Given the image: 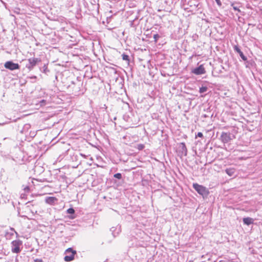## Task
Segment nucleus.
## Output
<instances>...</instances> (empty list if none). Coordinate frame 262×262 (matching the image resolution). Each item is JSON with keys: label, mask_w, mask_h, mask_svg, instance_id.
Here are the masks:
<instances>
[{"label": "nucleus", "mask_w": 262, "mask_h": 262, "mask_svg": "<svg viewBox=\"0 0 262 262\" xmlns=\"http://www.w3.org/2000/svg\"><path fill=\"white\" fill-rule=\"evenodd\" d=\"M26 63L25 65L26 68L29 71L32 70L41 61V59L38 58H30L26 60Z\"/></svg>", "instance_id": "1"}, {"label": "nucleus", "mask_w": 262, "mask_h": 262, "mask_svg": "<svg viewBox=\"0 0 262 262\" xmlns=\"http://www.w3.org/2000/svg\"><path fill=\"white\" fill-rule=\"evenodd\" d=\"M82 83L78 81L76 83L72 82V85H70V87L72 89L73 94L78 96L82 95L84 93L83 91L81 90V88L82 87Z\"/></svg>", "instance_id": "2"}, {"label": "nucleus", "mask_w": 262, "mask_h": 262, "mask_svg": "<svg viewBox=\"0 0 262 262\" xmlns=\"http://www.w3.org/2000/svg\"><path fill=\"white\" fill-rule=\"evenodd\" d=\"M64 254H66L64 257V261L69 262L74 259V256L76 254V251L72 248H69L66 250Z\"/></svg>", "instance_id": "3"}, {"label": "nucleus", "mask_w": 262, "mask_h": 262, "mask_svg": "<svg viewBox=\"0 0 262 262\" xmlns=\"http://www.w3.org/2000/svg\"><path fill=\"white\" fill-rule=\"evenodd\" d=\"M193 188L197 191L198 193L203 196L207 195L209 193L208 190L205 187L199 185L198 183H193Z\"/></svg>", "instance_id": "4"}, {"label": "nucleus", "mask_w": 262, "mask_h": 262, "mask_svg": "<svg viewBox=\"0 0 262 262\" xmlns=\"http://www.w3.org/2000/svg\"><path fill=\"white\" fill-rule=\"evenodd\" d=\"M23 244V242L21 241L18 239L15 240L12 242L11 243V251L14 253H18L20 252L21 249L20 248V246H21Z\"/></svg>", "instance_id": "5"}, {"label": "nucleus", "mask_w": 262, "mask_h": 262, "mask_svg": "<svg viewBox=\"0 0 262 262\" xmlns=\"http://www.w3.org/2000/svg\"><path fill=\"white\" fill-rule=\"evenodd\" d=\"M5 68L11 71L18 70L20 68V66L18 63H14L12 61H8L5 62L4 64Z\"/></svg>", "instance_id": "6"}, {"label": "nucleus", "mask_w": 262, "mask_h": 262, "mask_svg": "<svg viewBox=\"0 0 262 262\" xmlns=\"http://www.w3.org/2000/svg\"><path fill=\"white\" fill-rule=\"evenodd\" d=\"M199 3L198 0H188L187 1V5L189 6V7H186L185 9H191L190 11H193V10H196Z\"/></svg>", "instance_id": "7"}, {"label": "nucleus", "mask_w": 262, "mask_h": 262, "mask_svg": "<svg viewBox=\"0 0 262 262\" xmlns=\"http://www.w3.org/2000/svg\"><path fill=\"white\" fill-rule=\"evenodd\" d=\"M221 140L224 143H227L232 140L230 133L222 132Z\"/></svg>", "instance_id": "8"}, {"label": "nucleus", "mask_w": 262, "mask_h": 262, "mask_svg": "<svg viewBox=\"0 0 262 262\" xmlns=\"http://www.w3.org/2000/svg\"><path fill=\"white\" fill-rule=\"evenodd\" d=\"M179 151L182 156H186L187 154V149L185 143L181 142L179 145Z\"/></svg>", "instance_id": "9"}, {"label": "nucleus", "mask_w": 262, "mask_h": 262, "mask_svg": "<svg viewBox=\"0 0 262 262\" xmlns=\"http://www.w3.org/2000/svg\"><path fill=\"white\" fill-rule=\"evenodd\" d=\"M192 72L195 75H199L205 74L206 71H205V68H204L203 66L200 65L198 67L194 69L192 71Z\"/></svg>", "instance_id": "10"}, {"label": "nucleus", "mask_w": 262, "mask_h": 262, "mask_svg": "<svg viewBox=\"0 0 262 262\" xmlns=\"http://www.w3.org/2000/svg\"><path fill=\"white\" fill-rule=\"evenodd\" d=\"M233 49L235 52H237L239 54L240 57L244 61H246L247 60V58L246 56L244 55L243 53L242 52L239 47L237 45H235L233 47Z\"/></svg>", "instance_id": "11"}, {"label": "nucleus", "mask_w": 262, "mask_h": 262, "mask_svg": "<svg viewBox=\"0 0 262 262\" xmlns=\"http://www.w3.org/2000/svg\"><path fill=\"white\" fill-rule=\"evenodd\" d=\"M111 231H112L113 236L116 237L121 232V227L120 226L113 227L111 228Z\"/></svg>", "instance_id": "12"}, {"label": "nucleus", "mask_w": 262, "mask_h": 262, "mask_svg": "<svg viewBox=\"0 0 262 262\" xmlns=\"http://www.w3.org/2000/svg\"><path fill=\"white\" fill-rule=\"evenodd\" d=\"M57 199L55 197L49 196L47 197L45 200L46 203L50 205H53L57 202Z\"/></svg>", "instance_id": "13"}, {"label": "nucleus", "mask_w": 262, "mask_h": 262, "mask_svg": "<svg viewBox=\"0 0 262 262\" xmlns=\"http://www.w3.org/2000/svg\"><path fill=\"white\" fill-rule=\"evenodd\" d=\"M244 224L247 225H250L253 224L254 220L250 217H245L243 220Z\"/></svg>", "instance_id": "14"}, {"label": "nucleus", "mask_w": 262, "mask_h": 262, "mask_svg": "<svg viewBox=\"0 0 262 262\" xmlns=\"http://www.w3.org/2000/svg\"><path fill=\"white\" fill-rule=\"evenodd\" d=\"M226 172L227 174H228L229 176H232L234 174L235 172V169L234 168H227L226 169Z\"/></svg>", "instance_id": "15"}, {"label": "nucleus", "mask_w": 262, "mask_h": 262, "mask_svg": "<svg viewBox=\"0 0 262 262\" xmlns=\"http://www.w3.org/2000/svg\"><path fill=\"white\" fill-rule=\"evenodd\" d=\"M122 59L124 60H125L127 62V63L129 64L130 60L129 56L125 54V53H123L122 54Z\"/></svg>", "instance_id": "16"}, {"label": "nucleus", "mask_w": 262, "mask_h": 262, "mask_svg": "<svg viewBox=\"0 0 262 262\" xmlns=\"http://www.w3.org/2000/svg\"><path fill=\"white\" fill-rule=\"evenodd\" d=\"M41 71L45 74H47L50 71L46 64H44L42 69H41Z\"/></svg>", "instance_id": "17"}, {"label": "nucleus", "mask_w": 262, "mask_h": 262, "mask_svg": "<svg viewBox=\"0 0 262 262\" xmlns=\"http://www.w3.org/2000/svg\"><path fill=\"white\" fill-rule=\"evenodd\" d=\"M208 88L207 86H202L200 88L199 92L200 93H204L207 92Z\"/></svg>", "instance_id": "18"}, {"label": "nucleus", "mask_w": 262, "mask_h": 262, "mask_svg": "<svg viewBox=\"0 0 262 262\" xmlns=\"http://www.w3.org/2000/svg\"><path fill=\"white\" fill-rule=\"evenodd\" d=\"M30 127V125L29 124H26L23 127V129L21 130V133H23L25 130H28Z\"/></svg>", "instance_id": "19"}, {"label": "nucleus", "mask_w": 262, "mask_h": 262, "mask_svg": "<svg viewBox=\"0 0 262 262\" xmlns=\"http://www.w3.org/2000/svg\"><path fill=\"white\" fill-rule=\"evenodd\" d=\"M145 147V146L144 144H137V148L139 150H142Z\"/></svg>", "instance_id": "20"}, {"label": "nucleus", "mask_w": 262, "mask_h": 262, "mask_svg": "<svg viewBox=\"0 0 262 262\" xmlns=\"http://www.w3.org/2000/svg\"><path fill=\"white\" fill-rule=\"evenodd\" d=\"M67 212L69 214H73L75 213V210L73 208H69Z\"/></svg>", "instance_id": "21"}, {"label": "nucleus", "mask_w": 262, "mask_h": 262, "mask_svg": "<svg viewBox=\"0 0 262 262\" xmlns=\"http://www.w3.org/2000/svg\"><path fill=\"white\" fill-rule=\"evenodd\" d=\"M114 178L120 180L122 179V174L120 173H117L114 175Z\"/></svg>", "instance_id": "22"}, {"label": "nucleus", "mask_w": 262, "mask_h": 262, "mask_svg": "<svg viewBox=\"0 0 262 262\" xmlns=\"http://www.w3.org/2000/svg\"><path fill=\"white\" fill-rule=\"evenodd\" d=\"M160 38V35L158 34H154V41L156 42H157L158 39Z\"/></svg>", "instance_id": "23"}, {"label": "nucleus", "mask_w": 262, "mask_h": 262, "mask_svg": "<svg viewBox=\"0 0 262 262\" xmlns=\"http://www.w3.org/2000/svg\"><path fill=\"white\" fill-rule=\"evenodd\" d=\"M231 6L233 7V8L234 10L237 11L238 12H241V10L237 7L235 6L233 4H232Z\"/></svg>", "instance_id": "24"}, {"label": "nucleus", "mask_w": 262, "mask_h": 262, "mask_svg": "<svg viewBox=\"0 0 262 262\" xmlns=\"http://www.w3.org/2000/svg\"><path fill=\"white\" fill-rule=\"evenodd\" d=\"M203 137V135L202 133L201 132H199L198 133L197 135L195 136V138H197V137H200V138H202Z\"/></svg>", "instance_id": "25"}, {"label": "nucleus", "mask_w": 262, "mask_h": 262, "mask_svg": "<svg viewBox=\"0 0 262 262\" xmlns=\"http://www.w3.org/2000/svg\"><path fill=\"white\" fill-rule=\"evenodd\" d=\"M24 190L25 192H28L30 190V188L29 186H27L24 188Z\"/></svg>", "instance_id": "26"}, {"label": "nucleus", "mask_w": 262, "mask_h": 262, "mask_svg": "<svg viewBox=\"0 0 262 262\" xmlns=\"http://www.w3.org/2000/svg\"><path fill=\"white\" fill-rule=\"evenodd\" d=\"M19 11H20V9L19 8H16L14 10V12L16 14H19Z\"/></svg>", "instance_id": "27"}, {"label": "nucleus", "mask_w": 262, "mask_h": 262, "mask_svg": "<svg viewBox=\"0 0 262 262\" xmlns=\"http://www.w3.org/2000/svg\"><path fill=\"white\" fill-rule=\"evenodd\" d=\"M215 2H216L217 4L219 5V6H221L222 5V3L220 1V0H215Z\"/></svg>", "instance_id": "28"}, {"label": "nucleus", "mask_w": 262, "mask_h": 262, "mask_svg": "<svg viewBox=\"0 0 262 262\" xmlns=\"http://www.w3.org/2000/svg\"><path fill=\"white\" fill-rule=\"evenodd\" d=\"M34 262H43V261L41 259H36Z\"/></svg>", "instance_id": "29"}, {"label": "nucleus", "mask_w": 262, "mask_h": 262, "mask_svg": "<svg viewBox=\"0 0 262 262\" xmlns=\"http://www.w3.org/2000/svg\"><path fill=\"white\" fill-rule=\"evenodd\" d=\"M36 78L37 77L36 76H33L30 77L31 79H36Z\"/></svg>", "instance_id": "30"}, {"label": "nucleus", "mask_w": 262, "mask_h": 262, "mask_svg": "<svg viewBox=\"0 0 262 262\" xmlns=\"http://www.w3.org/2000/svg\"><path fill=\"white\" fill-rule=\"evenodd\" d=\"M10 229H11L12 231L15 232L16 234H17V233L14 231V228H10Z\"/></svg>", "instance_id": "31"}, {"label": "nucleus", "mask_w": 262, "mask_h": 262, "mask_svg": "<svg viewBox=\"0 0 262 262\" xmlns=\"http://www.w3.org/2000/svg\"><path fill=\"white\" fill-rule=\"evenodd\" d=\"M75 217H73V216H71L70 218L71 219H74Z\"/></svg>", "instance_id": "32"}, {"label": "nucleus", "mask_w": 262, "mask_h": 262, "mask_svg": "<svg viewBox=\"0 0 262 262\" xmlns=\"http://www.w3.org/2000/svg\"><path fill=\"white\" fill-rule=\"evenodd\" d=\"M10 235H13V232H12V233H11Z\"/></svg>", "instance_id": "33"}]
</instances>
